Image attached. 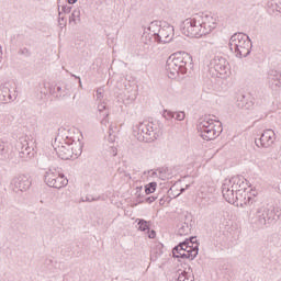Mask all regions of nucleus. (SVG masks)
<instances>
[{
  "label": "nucleus",
  "mask_w": 281,
  "mask_h": 281,
  "mask_svg": "<svg viewBox=\"0 0 281 281\" xmlns=\"http://www.w3.org/2000/svg\"><path fill=\"white\" fill-rule=\"evenodd\" d=\"M222 194L227 203L237 205H251L258 196L256 187H251L245 180L233 177L226 179L222 186Z\"/></svg>",
  "instance_id": "nucleus-1"
},
{
  "label": "nucleus",
  "mask_w": 281,
  "mask_h": 281,
  "mask_svg": "<svg viewBox=\"0 0 281 281\" xmlns=\"http://www.w3.org/2000/svg\"><path fill=\"white\" fill-rule=\"evenodd\" d=\"M218 27V18L212 14H195L182 23V34L189 38L210 36Z\"/></svg>",
  "instance_id": "nucleus-2"
},
{
  "label": "nucleus",
  "mask_w": 281,
  "mask_h": 281,
  "mask_svg": "<svg viewBox=\"0 0 281 281\" xmlns=\"http://www.w3.org/2000/svg\"><path fill=\"white\" fill-rule=\"evenodd\" d=\"M53 147L60 159H78L82 155V134L69 132L64 142L56 139Z\"/></svg>",
  "instance_id": "nucleus-3"
},
{
  "label": "nucleus",
  "mask_w": 281,
  "mask_h": 281,
  "mask_svg": "<svg viewBox=\"0 0 281 281\" xmlns=\"http://www.w3.org/2000/svg\"><path fill=\"white\" fill-rule=\"evenodd\" d=\"M145 43H171L175 38V26L168 22L154 21L145 27L143 33Z\"/></svg>",
  "instance_id": "nucleus-4"
},
{
  "label": "nucleus",
  "mask_w": 281,
  "mask_h": 281,
  "mask_svg": "<svg viewBox=\"0 0 281 281\" xmlns=\"http://www.w3.org/2000/svg\"><path fill=\"white\" fill-rule=\"evenodd\" d=\"M190 67H192V56L188 53H176L167 60V76L171 80H179L181 76L188 74Z\"/></svg>",
  "instance_id": "nucleus-5"
},
{
  "label": "nucleus",
  "mask_w": 281,
  "mask_h": 281,
  "mask_svg": "<svg viewBox=\"0 0 281 281\" xmlns=\"http://www.w3.org/2000/svg\"><path fill=\"white\" fill-rule=\"evenodd\" d=\"M133 137L138 142H155L161 137V130L153 122H139L133 127Z\"/></svg>",
  "instance_id": "nucleus-6"
},
{
  "label": "nucleus",
  "mask_w": 281,
  "mask_h": 281,
  "mask_svg": "<svg viewBox=\"0 0 281 281\" xmlns=\"http://www.w3.org/2000/svg\"><path fill=\"white\" fill-rule=\"evenodd\" d=\"M173 258H180L181 260H194L199 256V243L196 237H191L180 243L172 250Z\"/></svg>",
  "instance_id": "nucleus-7"
},
{
  "label": "nucleus",
  "mask_w": 281,
  "mask_h": 281,
  "mask_svg": "<svg viewBox=\"0 0 281 281\" xmlns=\"http://www.w3.org/2000/svg\"><path fill=\"white\" fill-rule=\"evenodd\" d=\"M229 49L237 58H247L251 54V40L243 33H236L229 40Z\"/></svg>",
  "instance_id": "nucleus-8"
},
{
  "label": "nucleus",
  "mask_w": 281,
  "mask_h": 281,
  "mask_svg": "<svg viewBox=\"0 0 281 281\" xmlns=\"http://www.w3.org/2000/svg\"><path fill=\"white\" fill-rule=\"evenodd\" d=\"M198 132L202 139H216L221 133H223V127L220 121L212 117H205L198 124Z\"/></svg>",
  "instance_id": "nucleus-9"
},
{
  "label": "nucleus",
  "mask_w": 281,
  "mask_h": 281,
  "mask_svg": "<svg viewBox=\"0 0 281 281\" xmlns=\"http://www.w3.org/2000/svg\"><path fill=\"white\" fill-rule=\"evenodd\" d=\"M255 217L259 225H271L281 218L280 206L262 205L256 209Z\"/></svg>",
  "instance_id": "nucleus-10"
},
{
  "label": "nucleus",
  "mask_w": 281,
  "mask_h": 281,
  "mask_svg": "<svg viewBox=\"0 0 281 281\" xmlns=\"http://www.w3.org/2000/svg\"><path fill=\"white\" fill-rule=\"evenodd\" d=\"M209 72L213 78L226 80V78L232 76V66L225 57H215L210 63Z\"/></svg>",
  "instance_id": "nucleus-11"
},
{
  "label": "nucleus",
  "mask_w": 281,
  "mask_h": 281,
  "mask_svg": "<svg viewBox=\"0 0 281 281\" xmlns=\"http://www.w3.org/2000/svg\"><path fill=\"white\" fill-rule=\"evenodd\" d=\"M45 183L49 186V188H57L60 190V188H65L68 183L69 180L67 177H65V173L59 168L52 167L49 168L45 176Z\"/></svg>",
  "instance_id": "nucleus-12"
},
{
  "label": "nucleus",
  "mask_w": 281,
  "mask_h": 281,
  "mask_svg": "<svg viewBox=\"0 0 281 281\" xmlns=\"http://www.w3.org/2000/svg\"><path fill=\"white\" fill-rule=\"evenodd\" d=\"M32 186V180L25 175L16 176L11 180V189L13 192H27V189Z\"/></svg>",
  "instance_id": "nucleus-13"
},
{
  "label": "nucleus",
  "mask_w": 281,
  "mask_h": 281,
  "mask_svg": "<svg viewBox=\"0 0 281 281\" xmlns=\"http://www.w3.org/2000/svg\"><path fill=\"white\" fill-rule=\"evenodd\" d=\"M258 148H271L276 144V132L273 130H265L258 140H255Z\"/></svg>",
  "instance_id": "nucleus-14"
},
{
  "label": "nucleus",
  "mask_w": 281,
  "mask_h": 281,
  "mask_svg": "<svg viewBox=\"0 0 281 281\" xmlns=\"http://www.w3.org/2000/svg\"><path fill=\"white\" fill-rule=\"evenodd\" d=\"M137 223V229L138 232H145V234H147L148 238H155V236H157V234L155 233V231H150V226L148 225V222L145 220H136Z\"/></svg>",
  "instance_id": "nucleus-15"
},
{
  "label": "nucleus",
  "mask_w": 281,
  "mask_h": 281,
  "mask_svg": "<svg viewBox=\"0 0 281 281\" xmlns=\"http://www.w3.org/2000/svg\"><path fill=\"white\" fill-rule=\"evenodd\" d=\"M97 111L99 114L102 115V117H104L101 121V124H106V122H109L106 120V117H109V106L106 105V102H104V101L98 102Z\"/></svg>",
  "instance_id": "nucleus-16"
},
{
  "label": "nucleus",
  "mask_w": 281,
  "mask_h": 281,
  "mask_svg": "<svg viewBox=\"0 0 281 281\" xmlns=\"http://www.w3.org/2000/svg\"><path fill=\"white\" fill-rule=\"evenodd\" d=\"M177 281H194V273L192 272V269L187 268L178 271Z\"/></svg>",
  "instance_id": "nucleus-17"
},
{
  "label": "nucleus",
  "mask_w": 281,
  "mask_h": 281,
  "mask_svg": "<svg viewBox=\"0 0 281 281\" xmlns=\"http://www.w3.org/2000/svg\"><path fill=\"white\" fill-rule=\"evenodd\" d=\"M0 159L1 161H8V159H12V155L9 154L8 145L0 140Z\"/></svg>",
  "instance_id": "nucleus-18"
},
{
  "label": "nucleus",
  "mask_w": 281,
  "mask_h": 281,
  "mask_svg": "<svg viewBox=\"0 0 281 281\" xmlns=\"http://www.w3.org/2000/svg\"><path fill=\"white\" fill-rule=\"evenodd\" d=\"M281 85V75L276 72L274 75H271L269 78V87L272 89H278Z\"/></svg>",
  "instance_id": "nucleus-19"
},
{
  "label": "nucleus",
  "mask_w": 281,
  "mask_h": 281,
  "mask_svg": "<svg viewBox=\"0 0 281 281\" xmlns=\"http://www.w3.org/2000/svg\"><path fill=\"white\" fill-rule=\"evenodd\" d=\"M20 157L24 161H27V159H32L34 157V149H32V147H25L24 149L21 150Z\"/></svg>",
  "instance_id": "nucleus-20"
},
{
  "label": "nucleus",
  "mask_w": 281,
  "mask_h": 281,
  "mask_svg": "<svg viewBox=\"0 0 281 281\" xmlns=\"http://www.w3.org/2000/svg\"><path fill=\"white\" fill-rule=\"evenodd\" d=\"M192 232V226L188 223H182L178 228L179 236H188Z\"/></svg>",
  "instance_id": "nucleus-21"
},
{
  "label": "nucleus",
  "mask_w": 281,
  "mask_h": 281,
  "mask_svg": "<svg viewBox=\"0 0 281 281\" xmlns=\"http://www.w3.org/2000/svg\"><path fill=\"white\" fill-rule=\"evenodd\" d=\"M94 98L97 102H104V88H98Z\"/></svg>",
  "instance_id": "nucleus-22"
},
{
  "label": "nucleus",
  "mask_w": 281,
  "mask_h": 281,
  "mask_svg": "<svg viewBox=\"0 0 281 281\" xmlns=\"http://www.w3.org/2000/svg\"><path fill=\"white\" fill-rule=\"evenodd\" d=\"M56 91H49V93H57L58 95H65V93H67V91H69V89H67V87L65 86H55Z\"/></svg>",
  "instance_id": "nucleus-23"
},
{
  "label": "nucleus",
  "mask_w": 281,
  "mask_h": 281,
  "mask_svg": "<svg viewBox=\"0 0 281 281\" xmlns=\"http://www.w3.org/2000/svg\"><path fill=\"white\" fill-rule=\"evenodd\" d=\"M157 190V183L156 182H150L149 184L145 186V193L146 194H153Z\"/></svg>",
  "instance_id": "nucleus-24"
},
{
  "label": "nucleus",
  "mask_w": 281,
  "mask_h": 281,
  "mask_svg": "<svg viewBox=\"0 0 281 281\" xmlns=\"http://www.w3.org/2000/svg\"><path fill=\"white\" fill-rule=\"evenodd\" d=\"M173 120H177V122H183V120H186V112L183 111L173 112Z\"/></svg>",
  "instance_id": "nucleus-25"
},
{
  "label": "nucleus",
  "mask_w": 281,
  "mask_h": 281,
  "mask_svg": "<svg viewBox=\"0 0 281 281\" xmlns=\"http://www.w3.org/2000/svg\"><path fill=\"white\" fill-rule=\"evenodd\" d=\"M162 117L165 120H173L175 119V112H172L170 110H164L162 111Z\"/></svg>",
  "instance_id": "nucleus-26"
},
{
  "label": "nucleus",
  "mask_w": 281,
  "mask_h": 281,
  "mask_svg": "<svg viewBox=\"0 0 281 281\" xmlns=\"http://www.w3.org/2000/svg\"><path fill=\"white\" fill-rule=\"evenodd\" d=\"M71 21H80V9H75L72 11Z\"/></svg>",
  "instance_id": "nucleus-27"
},
{
  "label": "nucleus",
  "mask_w": 281,
  "mask_h": 281,
  "mask_svg": "<svg viewBox=\"0 0 281 281\" xmlns=\"http://www.w3.org/2000/svg\"><path fill=\"white\" fill-rule=\"evenodd\" d=\"M276 8L277 11L281 10V0H270V7Z\"/></svg>",
  "instance_id": "nucleus-28"
},
{
  "label": "nucleus",
  "mask_w": 281,
  "mask_h": 281,
  "mask_svg": "<svg viewBox=\"0 0 281 281\" xmlns=\"http://www.w3.org/2000/svg\"><path fill=\"white\" fill-rule=\"evenodd\" d=\"M116 131L117 130V126L115 125H110V142H115V135L113 134V131Z\"/></svg>",
  "instance_id": "nucleus-29"
},
{
  "label": "nucleus",
  "mask_w": 281,
  "mask_h": 281,
  "mask_svg": "<svg viewBox=\"0 0 281 281\" xmlns=\"http://www.w3.org/2000/svg\"><path fill=\"white\" fill-rule=\"evenodd\" d=\"M61 11H63L65 14H69V12H71V7L65 5V7L61 8Z\"/></svg>",
  "instance_id": "nucleus-30"
},
{
  "label": "nucleus",
  "mask_w": 281,
  "mask_h": 281,
  "mask_svg": "<svg viewBox=\"0 0 281 281\" xmlns=\"http://www.w3.org/2000/svg\"><path fill=\"white\" fill-rule=\"evenodd\" d=\"M110 154L112 155V157H115V155H117V148L110 147Z\"/></svg>",
  "instance_id": "nucleus-31"
},
{
  "label": "nucleus",
  "mask_w": 281,
  "mask_h": 281,
  "mask_svg": "<svg viewBox=\"0 0 281 281\" xmlns=\"http://www.w3.org/2000/svg\"><path fill=\"white\" fill-rule=\"evenodd\" d=\"M202 201H205L207 203V201H210V196L207 195H202Z\"/></svg>",
  "instance_id": "nucleus-32"
},
{
  "label": "nucleus",
  "mask_w": 281,
  "mask_h": 281,
  "mask_svg": "<svg viewBox=\"0 0 281 281\" xmlns=\"http://www.w3.org/2000/svg\"><path fill=\"white\" fill-rule=\"evenodd\" d=\"M146 201L147 203H153L155 201V198H148Z\"/></svg>",
  "instance_id": "nucleus-33"
},
{
  "label": "nucleus",
  "mask_w": 281,
  "mask_h": 281,
  "mask_svg": "<svg viewBox=\"0 0 281 281\" xmlns=\"http://www.w3.org/2000/svg\"><path fill=\"white\" fill-rule=\"evenodd\" d=\"M159 203H160V205H166V200L160 199Z\"/></svg>",
  "instance_id": "nucleus-34"
},
{
  "label": "nucleus",
  "mask_w": 281,
  "mask_h": 281,
  "mask_svg": "<svg viewBox=\"0 0 281 281\" xmlns=\"http://www.w3.org/2000/svg\"><path fill=\"white\" fill-rule=\"evenodd\" d=\"M76 1H78V0H68V3L74 4V3H76Z\"/></svg>",
  "instance_id": "nucleus-35"
},
{
  "label": "nucleus",
  "mask_w": 281,
  "mask_h": 281,
  "mask_svg": "<svg viewBox=\"0 0 281 281\" xmlns=\"http://www.w3.org/2000/svg\"><path fill=\"white\" fill-rule=\"evenodd\" d=\"M151 260H157V256L151 255Z\"/></svg>",
  "instance_id": "nucleus-36"
},
{
  "label": "nucleus",
  "mask_w": 281,
  "mask_h": 281,
  "mask_svg": "<svg viewBox=\"0 0 281 281\" xmlns=\"http://www.w3.org/2000/svg\"><path fill=\"white\" fill-rule=\"evenodd\" d=\"M79 87H82V81L79 79Z\"/></svg>",
  "instance_id": "nucleus-37"
},
{
  "label": "nucleus",
  "mask_w": 281,
  "mask_h": 281,
  "mask_svg": "<svg viewBox=\"0 0 281 281\" xmlns=\"http://www.w3.org/2000/svg\"><path fill=\"white\" fill-rule=\"evenodd\" d=\"M184 191H186V189H181V190H180V192H184Z\"/></svg>",
  "instance_id": "nucleus-38"
}]
</instances>
